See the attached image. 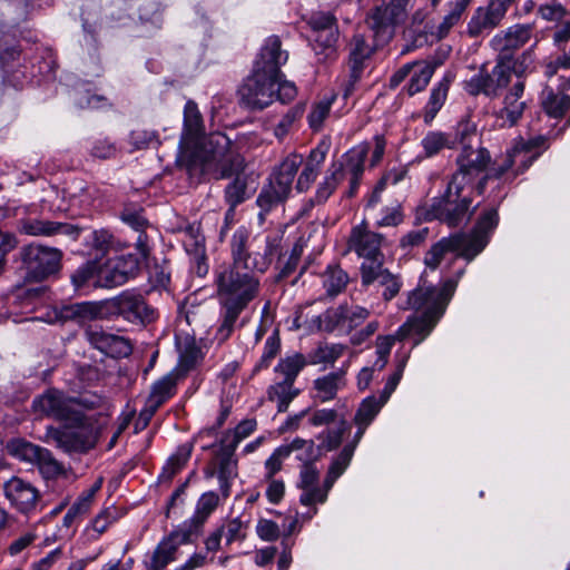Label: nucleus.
<instances>
[{
    "label": "nucleus",
    "instance_id": "obj_3",
    "mask_svg": "<svg viewBox=\"0 0 570 570\" xmlns=\"http://www.w3.org/2000/svg\"><path fill=\"white\" fill-rule=\"evenodd\" d=\"M33 412L40 416L52 417L65 423V430L48 426L47 442L53 441L65 452L85 453L92 449L98 440V429L92 416L86 415L73 406V397L49 389L32 401Z\"/></svg>",
    "mask_w": 570,
    "mask_h": 570
},
{
    "label": "nucleus",
    "instance_id": "obj_23",
    "mask_svg": "<svg viewBox=\"0 0 570 570\" xmlns=\"http://www.w3.org/2000/svg\"><path fill=\"white\" fill-rule=\"evenodd\" d=\"M303 156L299 154L292 153L287 155L273 171L268 186L287 199L292 191L294 178L298 168L303 165Z\"/></svg>",
    "mask_w": 570,
    "mask_h": 570
},
{
    "label": "nucleus",
    "instance_id": "obj_41",
    "mask_svg": "<svg viewBox=\"0 0 570 570\" xmlns=\"http://www.w3.org/2000/svg\"><path fill=\"white\" fill-rule=\"evenodd\" d=\"M283 240V233L277 232L267 235L265 238V249L263 254H257L252 262V268L258 273H264L271 266L274 257L279 254Z\"/></svg>",
    "mask_w": 570,
    "mask_h": 570
},
{
    "label": "nucleus",
    "instance_id": "obj_1",
    "mask_svg": "<svg viewBox=\"0 0 570 570\" xmlns=\"http://www.w3.org/2000/svg\"><path fill=\"white\" fill-rule=\"evenodd\" d=\"M248 237L247 228L238 227L230 239L233 264L219 265L214 272L216 297L219 304V325L215 340L219 344L230 337L240 314L261 292V281L249 262Z\"/></svg>",
    "mask_w": 570,
    "mask_h": 570
},
{
    "label": "nucleus",
    "instance_id": "obj_22",
    "mask_svg": "<svg viewBox=\"0 0 570 570\" xmlns=\"http://www.w3.org/2000/svg\"><path fill=\"white\" fill-rule=\"evenodd\" d=\"M348 82L345 89V95H348L355 83L361 79L366 61L372 56L374 49L365 40L363 35L355 33L348 45Z\"/></svg>",
    "mask_w": 570,
    "mask_h": 570
},
{
    "label": "nucleus",
    "instance_id": "obj_37",
    "mask_svg": "<svg viewBox=\"0 0 570 570\" xmlns=\"http://www.w3.org/2000/svg\"><path fill=\"white\" fill-rule=\"evenodd\" d=\"M338 39V29L318 32L312 37V49L318 57V61L333 60L336 58V42Z\"/></svg>",
    "mask_w": 570,
    "mask_h": 570
},
{
    "label": "nucleus",
    "instance_id": "obj_34",
    "mask_svg": "<svg viewBox=\"0 0 570 570\" xmlns=\"http://www.w3.org/2000/svg\"><path fill=\"white\" fill-rule=\"evenodd\" d=\"M345 385L343 372H332L314 381L315 399L320 402L333 400Z\"/></svg>",
    "mask_w": 570,
    "mask_h": 570
},
{
    "label": "nucleus",
    "instance_id": "obj_25",
    "mask_svg": "<svg viewBox=\"0 0 570 570\" xmlns=\"http://www.w3.org/2000/svg\"><path fill=\"white\" fill-rule=\"evenodd\" d=\"M465 248L466 245L464 244V238L458 233L443 237L425 254L424 263L428 268L434 271L449 254H453L452 261L458 257L463 258V252Z\"/></svg>",
    "mask_w": 570,
    "mask_h": 570
},
{
    "label": "nucleus",
    "instance_id": "obj_11",
    "mask_svg": "<svg viewBox=\"0 0 570 570\" xmlns=\"http://www.w3.org/2000/svg\"><path fill=\"white\" fill-rule=\"evenodd\" d=\"M490 161L491 156L488 149L464 146L456 158L458 169L450 179L476 189L475 180L484 175Z\"/></svg>",
    "mask_w": 570,
    "mask_h": 570
},
{
    "label": "nucleus",
    "instance_id": "obj_54",
    "mask_svg": "<svg viewBox=\"0 0 570 570\" xmlns=\"http://www.w3.org/2000/svg\"><path fill=\"white\" fill-rule=\"evenodd\" d=\"M412 67L407 85V94L410 96L422 91L429 85L434 72L433 67L426 63H414Z\"/></svg>",
    "mask_w": 570,
    "mask_h": 570
},
{
    "label": "nucleus",
    "instance_id": "obj_55",
    "mask_svg": "<svg viewBox=\"0 0 570 570\" xmlns=\"http://www.w3.org/2000/svg\"><path fill=\"white\" fill-rule=\"evenodd\" d=\"M245 161L243 160V167L238 171H235L233 175H238L244 169ZM230 177V175L228 176ZM247 185L244 178L236 176L233 181H230L225 188V202L228 206L237 207L239 204L244 203L247 199Z\"/></svg>",
    "mask_w": 570,
    "mask_h": 570
},
{
    "label": "nucleus",
    "instance_id": "obj_30",
    "mask_svg": "<svg viewBox=\"0 0 570 570\" xmlns=\"http://www.w3.org/2000/svg\"><path fill=\"white\" fill-rule=\"evenodd\" d=\"M177 348L179 352V361L173 370H179L181 376L195 368L204 358L200 347L197 345L194 337L186 335L177 341Z\"/></svg>",
    "mask_w": 570,
    "mask_h": 570
},
{
    "label": "nucleus",
    "instance_id": "obj_39",
    "mask_svg": "<svg viewBox=\"0 0 570 570\" xmlns=\"http://www.w3.org/2000/svg\"><path fill=\"white\" fill-rule=\"evenodd\" d=\"M191 451L193 444L190 443L179 445L163 466L161 473L158 476L159 482H170L186 465L191 455Z\"/></svg>",
    "mask_w": 570,
    "mask_h": 570
},
{
    "label": "nucleus",
    "instance_id": "obj_60",
    "mask_svg": "<svg viewBox=\"0 0 570 570\" xmlns=\"http://www.w3.org/2000/svg\"><path fill=\"white\" fill-rule=\"evenodd\" d=\"M102 487V479L99 478L89 489L82 491L70 507L80 518L86 515L94 504L95 497Z\"/></svg>",
    "mask_w": 570,
    "mask_h": 570
},
{
    "label": "nucleus",
    "instance_id": "obj_18",
    "mask_svg": "<svg viewBox=\"0 0 570 570\" xmlns=\"http://www.w3.org/2000/svg\"><path fill=\"white\" fill-rule=\"evenodd\" d=\"M3 490L6 498L19 512L29 514L37 510L40 492L30 482L13 476L4 483Z\"/></svg>",
    "mask_w": 570,
    "mask_h": 570
},
{
    "label": "nucleus",
    "instance_id": "obj_7",
    "mask_svg": "<svg viewBox=\"0 0 570 570\" xmlns=\"http://www.w3.org/2000/svg\"><path fill=\"white\" fill-rule=\"evenodd\" d=\"M474 190V187L450 179L444 193L432 199L428 215L450 227L466 223L474 210L472 206Z\"/></svg>",
    "mask_w": 570,
    "mask_h": 570
},
{
    "label": "nucleus",
    "instance_id": "obj_27",
    "mask_svg": "<svg viewBox=\"0 0 570 570\" xmlns=\"http://www.w3.org/2000/svg\"><path fill=\"white\" fill-rule=\"evenodd\" d=\"M544 144L546 139L543 137H537L529 141H519L510 149L515 164L513 177L524 173L533 164L541 155Z\"/></svg>",
    "mask_w": 570,
    "mask_h": 570
},
{
    "label": "nucleus",
    "instance_id": "obj_49",
    "mask_svg": "<svg viewBox=\"0 0 570 570\" xmlns=\"http://www.w3.org/2000/svg\"><path fill=\"white\" fill-rule=\"evenodd\" d=\"M288 450V458L295 453V458L302 462V465L313 464L318 458V448L315 446L313 440L295 438L288 443H284Z\"/></svg>",
    "mask_w": 570,
    "mask_h": 570
},
{
    "label": "nucleus",
    "instance_id": "obj_6",
    "mask_svg": "<svg viewBox=\"0 0 570 570\" xmlns=\"http://www.w3.org/2000/svg\"><path fill=\"white\" fill-rule=\"evenodd\" d=\"M240 100L250 109H264L274 100L288 104L297 96L293 81L253 70L238 89Z\"/></svg>",
    "mask_w": 570,
    "mask_h": 570
},
{
    "label": "nucleus",
    "instance_id": "obj_50",
    "mask_svg": "<svg viewBox=\"0 0 570 570\" xmlns=\"http://www.w3.org/2000/svg\"><path fill=\"white\" fill-rule=\"evenodd\" d=\"M305 365L306 361L304 355L295 353L281 358L275 366L274 372L279 379L295 383L296 377Z\"/></svg>",
    "mask_w": 570,
    "mask_h": 570
},
{
    "label": "nucleus",
    "instance_id": "obj_5",
    "mask_svg": "<svg viewBox=\"0 0 570 570\" xmlns=\"http://www.w3.org/2000/svg\"><path fill=\"white\" fill-rule=\"evenodd\" d=\"M464 269L456 273V279H446L441 287L434 285L425 286L420 284L416 288L407 292L401 297L397 306L402 311L421 312V315H413L397 328V338L403 341L414 337L413 347L422 343L433 331L455 292L458 281Z\"/></svg>",
    "mask_w": 570,
    "mask_h": 570
},
{
    "label": "nucleus",
    "instance_id": "obj_61",
    "mask_svg": "<svg viewBox=\"0 0 570 570\" xmlns=\"http://www.w3.org/2000/svg\"><path fill=\"white\" fill-rule=\"evenodd\" d=\"M404 220V214L401 204L394 203L381 208L376 218L377 227H396Z\"/></svg>",
    "mask_w": 570,
    "mask_h": 570
},
{
    "label": "nucleus",
    "instance_id": "obj_58",
    "mask_svg": "<svg viewBox=\"0 0 570 570\" xmlns=\"http://www.w3.org/2000/svg\"><path fill=\"white\" fill-rule=\"evenodd\" d=\"M348 424L345 420H341L335 429H326L317 436L320 444L318 450L333 451L342 442L344 433L347 431Z\"/></svg>",
    "mask_w": 570,
    "mask_h": 570
},
{
    "label": "nucleus",
    "instance_id": "obj_63",
    "mask_svg": "<svg viewBox=\"0 0 570 570\" xmlns=\"http://www.w3.org/2000/svg\"><path fill=\"white\" fill-rule=\"evenodd\" d=\"M73 100L76 105L81 108L98 109L107 105V98L100 95L91 94L89 89L83 86L78 87L73 91Z\"/></svg>",
    "mask_w": 570,
    "mask_h": 570
},
{
    "label": "nucleus",
    "instance_id": "obj_28",
    "mask_svg": "<svg viewBox=\"0 0 570 570\" xmlns=\"http://www.w3.org/2000/svg\"><path fill=\"white\" fill-rule=\"evenodd\" d=\"M502 20L503 18L489 4L478 7L466 24V33L471 38L487 36L500 26Z\"/></svg>",
    "mask_w": 570,
    "mask_h": 570
},
{
    "label": "nucleus",
    "instance_id": "obj_43",
    "mask_svg": "<svg viewBox=\"0 0 570 570\" xmlns=\"http://www.w3.org/2000/svg\"><path fill=\"white\" fill-rule=\"evenodd\" d=\"M513 169H515L514 158L511 157V150H508L501 163H494L493 166L476 183L478 194H482L487 183L490 179H501L508 177L514 179Z\"/></svg>",
    "mask_w": 570,
    "mask_h": 570
},
{
    "label": "nucleus",
    "instance_id": "obj_57",
    "mask_svg": "<svg viewBox=\"0 0 570 570\" xmlns=\"http://www.w3.org/2000/svg\"><path fill=\"white\" fill-rule=\"evenodd\" d=\"M345 350L343 344L321 345L309 354V362L312 364H334Z\"/></svg>",
    "mask_w": 570,
    "mask_h": 570
},
{
    "label": "nucleus",
    "instance_id": "obj_45",
    "mask_svg": "<svg viewBox=\"0 0 570 570\" xmlns=\"http://www.w3.org/2000/svg\"><path fill=\"white\" fill-rule=\"evenodd\" d=\"M178 547L166 535L157 544L149 559L150 570H161L177 560Z\"/></svg>",
    "mask_w": 570,
    "mask_h": 570
},
{
    "label": "nucleus",
    "instance_id": "obj_56",
    "mask_svg": "<svg viewBox=\"0 0 570 570\" xmlns=\"http://www.w3.org/2000/svg\"><path fill=\"white\" fill-rule=\"evenodd\" d=\"M35 464L38 466L40 474L47 480L56 479L65 472L63 465L45 448Z\"/></svg>",
    "mask_w": 570,
    "mask_h": 570
},
{
    "label": "nucleus",
    "instance_id": "obj_2",
    "mask_svg": "<svg viewBox=\"0 0 570 570\" xmlns=\"http://www.w3.org/2000/svg\"><path fill=\"white\" fill-rule=\"evenodd\" d=\"M532 50L524 51L514 62L509 58L497 59L491 72L481 68L463 83L470 96L484 95L488 98L501 97L499 107L493 109L494 124L499 128H511L519 124L528 108L525 95V69Z\"/></svg>",
    "mask_w": 570,
    "mask_h": 570
},
{
    "label": "nucleus",
    "instance_id": "obj_12",
    "mask_svg": "<svg viewBox=\"0 0 570 570\" xmlns=\"http://www.w3.org/2000/svg\"><path fill=\"white\" fill-rule=\"evenodd\" d=\"M39 318L49 324L73 322L81 325L89 321L104 320L102 304L99 301L56 305Z\"/></svg>",
    "mask_w": 570,
    "mask_h": 570
},
{
    "label": "nucleus",
    "instance_id": "obj_64",
    "mask_svg": "<svg viewBox=\"0 0 570 570\" xmlns=\"http://www.w3.org/2000/svg\"><path fill=\"white\" fill-rule=\"evenodd\" d=\"M288 459V450L284 444L277 446L273 453L264 462V476L263 480L275 478V475L283 469V463Z\"/></svg>",
    "mask_w": 570,
    "mask_h": 570
},
{
    "label": "nucleus",
    "instance_id": "obj_20",
    "mask_svg": "<svg viewBox=\"0 0 570 570\" xmlns=\"http://www.w3.org/2000/svg\"><path fill=\"white\" fill-rule=\"evenodd\" d=\"M88 342L104 354L120 358L131 354L132 346L124 336L107 333L101 328L89 326L86 330Z\"/></svg>",
    "mask_w": 570,
    "mask_h": 570
},
{
    "label": "nucleus",
    "instance_id": "obj_17",
    "mask_svg": "<svg viewBox=\"0 0 570 570\" xmlns=\"http://www.w3.org/2000/svg\"><path fill=\"white\" fill-rule=\"evenodd\" d=\"M407 3L409 0H391L385 6L376 7L370 17L371 28L376 35L391 37L394 28L407 17Z\"/></svg>",
    "mask_w": 570,
    "mask_h": 570
},
{
    "label": "nucleus",
    "instance_id": "obj_48",
    "mask_svg": "<svg viewBox=\"0 0 570 570\" xmlns=\"http://www.w3.org/2000/svg\"><path fill=\"white\" fill-rule=\"evenodd\" d=\"M204 524L193 515L174 529L167 537L178 548L181 544L190 543L199 537Z\"/></svg>",
    "mask_w": 570,
    "mask_h": 570
},
{
    "label": "nucleus",
    "instance_id": "obj_16",
    "mask_svg": "<svg viewBox=\"0 0 570 570\" xmlns=\"http://www.w3.org/2000/svg\"><path fill=\"white\" fill-rule=\"evenodd\" d=\"M138 271V261L132 256H119L106 262L99 261L97 286L112 288L125 284Z\"/></svg>",
    "mask_w": 570,
    "mask_h": 570
},
{
    "label": "nucleus",
    "instance_id": "obj_9",
    "mask_svg": "<svg viewBox=\"0 0 570 570\" xmlns=\"http://www.w3.org/2000/svg\"><path fill=\"white\" fill-rule=\"evenodd\" d=\"M410 354L411 351H397L395 353L396 368L394 373L387 379L385 386L379 396L370 395L361 402L354 416V423H361L368 426L374 421L400 383L406 363L410 358Z\"/></svg>",
    "mask_w": 570,
    "mask_h": 570
},
{
    "label": "nucleus",
    "instance_id": "obj_62",
    "mask_svg": "<svg viewBox=\"0 0 570 570\" xmlns=\"http://www.w3.org/2000/svg\"><path fill=\"white\" fill-rule=\"evenodd\" d=\"M218 503L219 497L214 491L203 493L197 501L193 517L205 524L209 515L218 507Z\"/></svg>",
    "mask_w": 570,
    "mask_h": 570
},
{
    "label": "nucleus",
    "instance_id": "obj_38",
    "mask_svg": "<svg viewBox=\"0 0 570 570\" xmlns=\"http://www.w3.org/2000/svg\"><path fill=\"white\" fill-rule=\"evenodd\" d=\"M344 178L343 167L341 164H332L327 169L323 180L317 185L314 198L315 204H324L335 191L340 183Z\"/></svg>",
    "mask_w": 570,
    "mask_h": 570
},
{
    "label": "nucleus",
    "instance_id": "obj_53",
    "mask_svg": "<svg viewBox=\"0 0 570 570\" xmlns=\"http://www.w3.org/2000/svg\"><path fill=\"white\" fill-rule=\"evenodd\" d=\"M43 448L23 439H13L8 442L7 451L20 461L35 464Z\"/></svg>",
    "mask_w": 570,
    "mask_h": 570
},
{
    "label": "nucleus",
    "instance_id": "obj_47",
    "mask_svg": "<svg viewBox=\"0 0 570 570\" xmlns=\"http://www.w3.org/2000/svg\"><path fill=\"white\" fill-rule=\"evenodd\" d=\"M541 105L550 117L560 118L569 109L570 98L563 92H554L551 88H544Z\"/></svg>",
    "mask_w": 570,
    "mask_h": 570
},
{
    "label": "nucleus",
    "instance_id": "obj_31",
    "mask_svg": "<svg viewBox=\"0 0 570 570\" xmlns=\"http://www.w3.org/2000/svg\"><path fill=\"white\" fill-rule=\"evenodd\" d=\"M20 232L31 236H51L56 234H78V230L67 224L53 223L49 220L26 219L19 225Z\"/></svg>",
    "mask_w": 570,
    "mask_h": 570
},
{
    "label": "nucleus",
    "instance_id": "obj_51",
    "mask_svg": "<svg viewBox=\"0 0 570 570\" xmlns=\"http://www.w3.org/2000/svg\"><path fill=\"white\" fill-rule=\"evenodd\" d=\"M98 272L99 261H89L79 266L71 275V283L76 289H83L86 287H98Z\"/></svg>",
    "mask_w": 570,
    "mask_h": 570
},
{
    "label": "nucleus",
    "instance_id": "obj_36",
    "mask_svg": "<svg viewBox=\"0 0 570 570\" xmlns=\"http://www.w3.org/2000/svg\"><path fill=\"white\" fill-rule=\"evenodd\" d=\"M450 83L451 80L444 77L433 86L423 111V119L426 125H430L434 120L435 116L443 107L448 98Z\"/></svg>",
    "mask_w": 570,
    "mask_h": 570
},
{
    "label": "nucleus",
    "instance_id": "obj_46",
    "mask_svg": "<svg viewBox=\"0 0 570 570\" xmlns=\"http://www.w3.org/2000/svg\"><path fill=\"white\" fill-rule=\"evenodd\" d=\"M350 277L338 265H328L322 274L323 287L327 295L336 296L347 286Z\"/></svg>",
    "mask_w": 570,
    "mask_h": 570
},
{
    "label": "nucleus",
    "instance_id": "obj_21",
    "mask_svg": "<svg viewBox=\"0 0 570 570\" xmlns=\"http://www.w3.org/2000/svg\"><path fill=\"white\" fill-rule=\"evenodd\" d=\"M287 59L288 53L282 50L279 38L277 36H271L265 40L253 70L285 78L281 71V67L286 63Z\"/></svg>",
    "mask_w": 570,
    "mask_h": 570
},
{
    "label": "nucleus",
    "instance_id": "obj_26",
    "mask_svg": "<svg viewBox=\"0 0 570 570\" xmlns=\"http://www.w3.org/2000/svg\"><path fill=\"white\" fill-rule=\"evenodd\" d=\"M328 149L330 145L325 141H321L309 151L303 170L297 178L296 189L298 191L302 193L308 190L312 184L316 180L320 170L326 159Z\"/></svg>",
    "mask_w": 570,
    "mask_h": 570
},
{
    "label": "nucleus",
    "instance_id": "obj_8",
    "mask_svg": "<svg viewBox=\"0 0 570 570\" xmlns=\"http://www.w3.org/2000/svg\"><path fill=\"white\" fill-rule=\"evenodd\" d=\"M101 304L104 320L121 317L135 325H147L158 317L157 311L135 289H126Z\"/></svg>",
    "mask_w": 570,
    "mask_h": 570
},
{
    "label": "nucleus",
    "instance_id": "obj_33",
    "mask_svg": "<svg viewBox=\"0 0 570 570\" xmlns=\"http://www.w3.org/2000/svg\"><path fill=\"white\" fill-rule=\"evenodd\" d=\"M370 146L367 141H362L344 154L343 173L348 176H363L365 170V161L368 158Z\"/></svg>",
    "mask_w": 570,
    "mask_h": 570
},
{
    "label": "nucleus",
    "instance_id": "obj_40",
    "mask_svg": "<svg viewBox=\"0 0 570 570\" xmlns=\"http://www.w3.org/2000/svg\"><path fill=\"white\" fill-rule=\"evenodd\" d=\"M311 328L332 333L336 330L344 331V304L327 308L324 313L314 316Z\"/></svg>",
    "mask_w": 570,
    "mask_h": 570
},
{
    "label": "nucleus",
    "instance_id": "obj_29",
    "mask_svg": "<svg viewBox=\"0 0 570 570\" xmlns=\"http://www.w3.org/2000/svg\"><path fill=\"white\" fill-rule=\"evenodd\" d=\"M472 0H452L446 3L448 11L442 20L435 27H432L429 32L438 40L446 38L451 30L458 26L463 18L464 12L470 6Z\"/></svg>",
    "mask_w": 570,
    "mask_h": 570
},
{
    "label": "nucleus",
    "instance_id": "obj_15",
    "mask_svg": "<svg viewBox=\"0 0 570 570\" xmlns=\"http://www.w3.org/2000/svg\"><path fill=\"white\" fill-rule=\"evenodd\" d=\"M360 273L362 285L368 287L375 284L381 287V295L385 302L395 298L403 287L401 275L390 272L383 263L361 264Z\"/></svg>",
    "mask_w": 570,
    "mask_h": 570
},
{
    "label": "nucleus",
    "instance_id": "obj_35",
    "mask_svg": "<svg viewBox=\"0 0 570 570\" xmlns=\"http://www.w3.org/2000/svg\"><path fill=\"white\" fill-rule=\"evenodd\" d=\"M299 394V390L294 387V383L277 380L267 389V399L276 403L278 412L287 411L291 402Z\"/></svg>",
    "mask_w": 570,
    "mask_h": 570
},
{
    "label": "nucleus",
    "instance_id": "obj_13",
    "mask_svg": "<svg viewBox=\"0 0 570 570\" xmlns=\"http://www.w3.org/2000/svg\"><path fill=\"white\" fill-rule=\"evenodd\" d=\"M498 223V208L495 206H491L481 213L471 233H458L464 238V244L466 245V248L463 252L464 259L468 262L473 261L487 247L491 234L497 228Z\"/></svg>",
    "mask_w": 570,
    "mask_h": 570
},
{
    "label": "nucleus",
    "instance_id": "obj_24",
    "mask_svg": "<svg viewBox=\"0 0 570 570\" xmlns=\"http://www.w3.org/2000/svg\"><path fill=\"white\" fill-rule=\"evenodd\" d=\"M183 379L179 370H171L153 383L146 402L149 416L154 415L164 403L176 394L178 382Z\"/></svg>",
    "mask_w": 570,
    "mask_h": 570
},
{
    "label": "nucleus",
    "instance_id": "obj_32",
    "mask_svg": "<svg viewBox=\"0 0 570 570\" xmlns=\"http://www.w3.org/2000/svg\"><path fill=\"white\" fill-rule=\"evenodd\" d=\"M422 154L419 158L426 159L438 156L444 149H453V140L445 131L429 130L420 141Z\"/></svg>",
    "mask_w": 570,
    "mask_h": 570
},
{
    "label": "nucleus",
    "instance_id": "obj_14",
    "mask_svg": "<svg viewBox=\"0 0 570 570\" xmlns=\"http://www.w3.org/2000/svg\"><path fill=\"white\" fill-rule=\"evenodd\" d=\"M383 235L368 229L365 223L354 226L351 229L347 247L360 258L362 264L383 263L384 254L382 253Z\"/></svg>",
    "mask_w": 570,
    "mask_h": 570
},
{
    "label": "nucleus",
    "instance_id": "obj_59",
    "mask_svg": "<svg viewBox=\"0 0 570 570\" xmlns=\"http://www.w3.org/2000/svg\"><path fill=\"white\" fill-rule=\"evenodd\" d=\"M256 428L257 422L255 419H246L240 421L232 432L226 434L224 440L226 446L234 451L244 439L248 438L252 433L255 432Z\"/></svg>",
    "mask_w": 570,
    "mask_h": 570
},
{
    "label": "nucleus",
    "instance_id": "obj_19",
    "mask_svg": "<svg viewBox=\"0 0 570 570\" xmlns=\"http://www.w3.org/2000/svg\"><path fill=\"white\" fill-rule=\"evenodd\" d=\"M534 29L533 23H517L505 30L498 32L491 40L490 46L494 51L500 52V57H511L505 53L523 47L531 38Z\"/></svg>",
    "mask_w": 570,
    "mask_h": 570
},
{
    "label": "nucleus",
    "instance_id": "obj_52",
    "mask_svg": "<svg viewBox=\"0 0 570 570\" xmlns=\"http://www.w3.org/2000/svg\"><path fill=\"white\" fill-rule=\"evenodd\" d=\"M336 96L331 95L328 97H324L321 100L314 102L311 107V110L307 115V122L308 127L313 131H320L323 126L324 121L330 116L332 105L335 101Z\"/></svg>",
    "mask_w": 570,
    "mask_h": 570
},
{
    "label": "nucleus",
    "instance_id": "obj_42",
    "mask_svg": "<svg viewBox=\"0 0 570 570\" xmlns=\"http://www.w3.org/2000/svg\"><path fill=\"white\" fill-rule=\"evenodd\" d=\"M513 169H515L514 158L511 157V150H508L501 163H494L493 166L476 183L478 194H482L487 183L490 179H501L508 177L514 179Z\"/></svg>",
    "mask_w": 570,
    "mask_h": 570
},
{
    "label": "nucleus",
    "instance_id": "obj_44",
    "mask_svg": "<svg viewBox=\"0 0 570 570\" xmlns=\"http://www.w3.org/2000/svg\"><path fill=\"white\" fill-rule=\"evenodd\" d=\"M513 169H515L514 158L511 157V150H508L501 163H494L493 166L476 183L478 194H482L487 183L490 179H501L508 177L514 179Z\"/></svg>",
    "mask_w": 570,
    "mask_h": 570
},
{
    "label": "nucleus",
    "instance_id": "obj_10",
    "mask_svg": "<svg viewBox=\"0 0 570 570\" xmlns=\"http://www.w3.org/2000/svg\"><path fill=\"white\" fill-rule=\"evenodd\" d=\"M21 258L31 277L43 279L59 271L62 253L58 248L33 243L22 248Z\"/></svg>",
    "mask_w": 570,
    "mask_h": 570
},
{
    "label": "nucleus",
    "instance_id": "obj_4",
    "mask_svg": "<svg viewBox=\"0 0 570 570\" xmlns=\"http://www.w3.org/2000/svg\"><path fill=\"white\" fill-rule=\"evenodd\" d=\"M179 147L199 159L206 169L214 164L219 178H227L243 167L242 155L225 134L205 135L203 116L193 100H188L184 107V128Z\"/></svg>",
    "mask_w": 570,
    "mask_h": 570
}]
</instances>
